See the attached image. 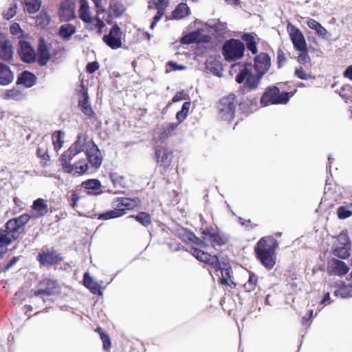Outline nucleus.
Wrapping results in <instances>:
<instances>
[{"mask_svg":"<svg viewBox=\"0 0 352 352\" xmlns=\"http://www.w3.org/2000/svg\"><path fill=\"white\" fill-rule=\"evenodd\" d=\"M44 214V199L38 198L33 202L30 214H23L10 219L5 228L0 230V248H5L15 241L23 232L25 225L31 219L41 218Z\"/></svg>","mask_w":352,"mask_h":352,"instance_id":"1","label":"nucleus"},{"mask_svg":"<svg viewBox=\"0 0 352 352\" xmlns=\"http://www.w3.org/2000/svg\"><path fill=\"white\" fill-rule=\"evenodd\" d=\"M278 241L272 236L262 237L256 243L254 252L256 258L267 269L271 270L276 264V250Z\"/></svg>","mask_w":352,"mask_h":352,"instance_id":"2","label":"nucleus"},{"mask_svg":"<svg viewBox=\"0 0 352 352\" xmlns=\"http://www.w3.org/2000/svg\"><path fill=\"white\" fill-rule=\"evenodd\" d=\"M112 204L114 209L100 214L99 219L107 220L122 217L125 214L126 210H132L138 206L140 201L138 199L118 197L113 200Z\"/></svg>","mask_w":352,"mask_h":352,"instance_id":"3","label":"nucleus"},{"mask_svg":"<svg viewBox=\"0 0 352 352\" xmlns=\"http://www.w3.org/2000/svg\"><path fill=\"white\" fill-rule=\"evenodd\" d=\"M95 145L91 139H89L85 133H81L78 134L76 140L66 150L60 157H69L74 159L76 155L85 151L86 153Z\"/></svg>","mask_w":352,"mask_h":352,"instance_id":"4","label":"nucleus"},{"mask_svg":"<svg viewBox=\"0 0 352 352\" xmlns=\"http://www.w3.org/2000/svg\"><path fill=\"white\" fill-rule=\"evenodd\" d=\"M290 93L282 92L276 87L268 88L263 94L261 99L262 107L274 104H286L289 99Z\"/></svg>","mask_w":352,"mask_h":352,"instance_id":"5","label":"nucleus"},{"mask_svg":"<svg viewBox=\"0 0 352 352\" xmlns=\"http://www.w3.org/2000/svg\"><path fill=\"white\" fill-rule=\"evenodd\" d=\"M223 54L227 61H234L243 57L244 44L237 39H230L223 46Z\"/></svg>","mask_w":352,"mask_h":352,"instance_id":"6","label":"nucleus"},{"mask_svg":"<svg viewBox=\"0 0 352 352\" xmlns=\"http://www.w3.org/2000/svg\"><path fill=\"white\" fill-rule=\"evenodd\" d=\"M234 102L235 97L234 95L223 97L220 100L218 106L219 119L230 121L234 118L236 110Z\"/></svg>","mask_w":352,"mask_h":352,"instance_id":"7","label":"nucleus"},{"mask_svg":"<svg viewBox=\"0 0 352 352\" xmlns=\"http://www.w3.org/2000/svg\"><path fill=\"white\" fill-rule=\"evenodd\" d=\"M263 76L260 74L256 73L255 74L247 67H244L236 75V81L239 83H244L245 86L250 89H256L260 84V81Z\"/></svg>","mask_w":352,"mask_h":352,"instance_id":"8","label":"nucleus"},{"mask_svg":"<svg viewBox=\"0 0 352 352\" xmlns=\"http://www.w3.org/2000/svg\"><path fill=\"white\" fill-rule=\"evenodd\" d=\"M72 160L73 159H69V157H60L61 166L66 173L81 175L88 172L89 166L87 162V159H81L74 164H71Z\"/></svg>","mask_w":352,"mask_h":352,"instance_id":"9","label":"nucleus"},{"mask_svg":"<svg viewBox=\"0 0 352 352\" xmlns=\"http://www.w3.org/2000/svg\"><path fill=\"white\" fill-rule=\"evenodd\" d=\"M17 53L21 60L26 63H32L36 61V52L30 42L21 39L19 41Z\"/></svg>","mask_w":352,"mask_h":352,"instance_id":"10","label":"nucleus"},{"mask_svg":"<svg viewBox=\"0 0 352 352\" xmlns=\"http://www.w3.org/2000/svg\"><path fill=\"white\" fill-rule=\"evenodd\" d=\"M122 32L117 24H114L109 33L102 38L103 41L111 49L117 50L122 47Z\"/></svg>","mask_w":352,"mask_h":352,"instance_id":"11","label":"nucleus"},{"mask_svg":"<svg viewBox=\"0 0 352 352\" xmlns=\"http://www.w3.org/2000/svg\"><path fill=\"white\" fill-rule=\"evenodd\" d=\"M287 31L294 48L298 51H307L305 38L300 30L292 24L289 23Z\"/></svg>","mask_w":352,"mask_h":352,"instance_id":"12","label":"nucleus"},{"mask_svg":"<svg viewBox=\"0 0 352 352\" xmlns=\"http://www.w3.org/2000/svg\"><path fill=\"white\" fill-rule=\"evenodd\" d=\"M75 0H65L60 6L58 14L62 21H69L75 18Z\"/></svg>","mask_w":352,"mask_h":352,"instance_id":"13","label":"nucleus"},{"mask_svg":"<svg viewBox=\"0 0 352 352\" xmlns=\"http://www.w3.org/2000/svg\"><path fill=\"white\" fill-rule=\"evenodd\" d=\"M271 66V60L268 54L261 53L254 58V70L263 76L267 72Z\"/></svg>","mask_w":352,"mask_h":352,"instance_id":"14","label":"nucleus"},{"mask_svg":"<svg viewBox=\"0 0 352 352\" xmlns=\"http://www.w3.org/2000/svg\"><path fill=\"white\" fill-rule=\"evenodd\" d=\"M192 254L197 260L210 265L213 269L219 268V261L217 256H212L195 248L192 249Z\"/></svg>","mask_w":352,"mask_h":352,"instance_id":"15","label":"nucleus"},{"mask_svg":"<svg viewBox=\"0 0 352 352\" xmlns=\"http://www.w3.org/2000/svg\"><path fill=\"white\" fill-rule=\"evenodd\" d=\"M13 46L11 41L0 34V59L8 61L13 57Z\"/></svg>","mask_w":352,"mask_h":352,"instance_id":"16","label":"nucleus"},{"mask_svg":"<svg viewBox=\"0 0 352 352\" xmlns=\"http://www.w3.org/2000/svg\"><path fill=\"white\" fill-rule=\"evenodd\" d=\"M155 157L161 166H168L172 162L173 153L165 147L157 146L155 148Z\"/></svg>","mask_w":352,"mask_h":352,"instance_id":"17","label":"nucleus"},{"mask_svg":"<svg viewBox=\"0 0 352 352\" xmlns=\"http://www.w3.org/2000/svg\"><path fill=\"white\" fill-rule=\"evenodd\" d=\"M125 11L124 5L119 1L111 0L109 6V16L106 19L108 23H111L113 17L118 18L122 15Z\"/></svg>","mask_w":352,"mask_h":352,"instance_id":"18","label":"nucleus"},{"mask_svg":"<svg viewBox=\"0 0 352 352\" xmlns=\"http://www.w3.org/2000/svg\"><path fill=\"white\" fill-rule=\"evenodd\" d=\"M36 82V77L33 73L29 71H23L21 72L17 76V85H22L25 88H30L33 87Z\"/></svg>","mask_w":352,"mask_h":352,"instance_id":"19","label":"nucleus"},{"mask_svg":"<svg viewBox=\"0 0 352 352\" xmlns=\"http://www.w3.org/2000/svg\"><path fill=\"white\" fill-rule=\"evenodd\" d=\"M86 154L91 167L95 169L98 168L102 164V157L97 145L95 144Z\"/></svg>","mask_w":352,"mask_h":352,"instance_id":"20","label":"nucleus"},{"mask_svg":"<svg viewBox=\"0 0 352 352\" xmlns=\"http://www.w3.org/2000/svg\"><path fill=\"white\" fill-rule=\"evenodd\" d=\"M61 50V45L59 42L54 41L47 45H45V64L50 60L54 61L58 58Z\"/></svg>","mask_w":352,"mask_h":352,"instance_id":"21","label":"nucleus"},{"mask_svg":"<svg viewBox=\"0 0 352 352\" xmlns=\"http://www.w3.org/2000/svg\"><path fill=\"white\" fill-rule=\"evenodd\" d=\"M14 76L10 66L0 63V85L6 86L12 82Z\"/></svg>","mask_w":352,"mask_h":352,"instance_id":"22","label":"nucleus"},{"mask_svg":"<svg viewBox=\"0 0 352 352\" xmlns=\"http://www.w3.org/2000/svg\"><path fill=\"white\" fill-rule=\"evenodd\" d=\"M203 234L205 236L204 239L208 240V241L213 244L220 245L222 244H225L227 242V239L225 236H221L218 233L215 232H212L208 229H206L205 230H204Z\"/></svg>","mask_w":352,"mask_h":352,"instance_id":"23","label":"nucleus"},{"mask_svg":"<svg viewBox=\"0 0 352 352\" xmlns=\"http://www.w3.org/2000/svg\"><path fill=\"white\" fill-rule=\"evenodd\" d=\"M307 25L310 29L315 30L316 34L318 36L322 38H326L329 36L327 29L316 20L313 19H308L307 21Z\"/></svg>","mask_w":352,"mask_h":352,"instance_id":"24","label":"nucleus"},{"mask_svg":"<svg viewBox=\"0 0 352 352\" xmlns=\"http://www.w3.org/2000/svg\"><path fill=\"white\" fill-rule=\"evenodd\" d=\"M78 105L85 115L91 116L92 114L93 110L89 102V96L87 91L84 89L80 91Z\"/></svg>","mask_w":352,"mask_h":352,"instance_id":"25","label":"nucleus"},{"mask_svg":"<svg viewBox=\"0 0 352 352\" xmlns=\"http://www.w3.org/2000/svg\"><path fill=\"white\" fill-rule=\"evenodd\" d=\"M79 17L85 23H92L93 18L90 15V10L87 0L79 1Z\"/></svg>","mask_w":352,"mask_h":352,"instance_id":"26","label":"nucleus"},{"mask_svg":"<svg viewBox=\"0 0 352 352\" xmlns=\"http://www.w3.org/2000/svg\"><path fill=\"white\" fill-rule=\"evenodd\" d=\"M178 126V123L166 122L161 125L159 128L160 140L161 141L165 140L171 133L175 131Z\"/></svg>","mask_w":352,"mask_h":352,"instance_id":"27","label":"nucleus"},{"mask_svg":"<svg viewBox=\"0 0 352 352\" xmlns=\"http://www.w3.org/2000/svg\"><path fill=\"white\" fill-rule=\"evenodd\" d=\"M83 281L85 286L88 288L91 293L98 295L102 294L100 285L97 282L93 280L88 272L85 273Z\"/></svg>","mask_w":352,"mask_h":352,"instance_id":"28","label":"nucleus"},{"mask_svg":"<svg viewBox=\"0 0 352 352\" xmlns=\"http://www.w3.org/2000/svg\"><path fill=\"white\" fill-rule=\"evenodd\" d=\"M64 136L65 133L61 131H56L52 135V144L56 152L63 148L65 143Z\"/></svg>","mask_w":352,"mask_h":352,"instance_id":"29","label":"nucleus"},{"mask_svg":"<svg viewBox=\"0 0 352 352\" xmlns=\"http://www.w3.org/2000/svg\"><path fill=\"white\" fill-rule=\"evenodd\" d=\"M25 94L17 88H13L8 90L4 94L5 99L14 100L16 101L22 100L25 98Z\"/></svg>","mask_w":352,"mask_h":352,"instance_id":"30","label":"nucleus"},{"mask_svg":"<svg viewBox=\"0 0 352 352\" xmlns=\"http://www.w3.org/2000/svg\"><path fill=\"white\" fill-rule=\"evenodd\" d=\"M190 14V8L186 3H182L173 12L174 19H180Z\"/></svg>","mask_w":352,"mask_h":352,"instance_id":"31","label":"nucleus"},{"mask_svg":"<svg viewBox=\"0 0 352 352\" xmlns=\"http://www.w3.org/2000/svg\"><path fill=\"white\" fill-rule=\"evenodd\" d=\"M331 266L334 272L339 276L347 274L349 270V268L346 263L339 260H334Z\"/></svg>","mask_w":352,"mask_h":352,"instance_id":"32","label":"nucleus"},{"mask_svg":"<svg viewBox=\"0 0 352 352\" xmlns=\"http://www.w3.org/2000/svg\"><path fill=\"white\" fill-rule=\"evenodd\" d=\"M76 28L72 24H64L60 26L59 30V35L65 40L69 39V38L75 33Z\"/></svg>","mask_w":352,"mask_h":352,"instance_id":"33","label":"nucleus"},{"mask_svg":"<svg viewBox=\"0 0 352 352\" xmlns=\"http://www.w3.org/2000/svg\"><path fill=\"white\" fill-rule=\"evenodd\" d=\"M337 214L339 219H345L352 215V203L341 206L337 209Z\"/></svg>","mask_w":352,"mask_h":352,"instance_id":"34","label":"nucleus"},{"mask_svg":"<svg viewBox=\"0 0 352 352\" xmlns=\"http://www.w3.org/2000/svg\"><path fill=\"white\" fill-rule=\"evenodd\" d=\"M216 272L220 271L221 274V278L220 279V282L221 284L227 285L229 286H231V285H233L234 283L232 280H230V273L232 272V269L230 267L226 268L224 270H222L220 267V265H219V268L214 269Z\"/></svg>","mask_w":352,"mask_h":352,"instance_id":"35","label":"nucleus"},{"mask_svg":"<svg viewBox=\"0 0 352 352\" xmlns=\"http://www.w3.org/2000/svg\"><path fill=\"white\" fill-rule=\"evenodd\" d=\"M242 39L246 43L248 50L255 54L257 52V47L254 37L250 34H245Z\"/></svg>","mask_w":352,"mask_h":352,"instance_id":"36","label":"nucleus"},{"mask_svg":"<svg viewBox=\"0 0 352 352\" xmlns=\"http://www.w3.org/2000/svg\"><path fill=\"white\" fill-rule=\"evenodd\" d=\"M60 286L56 281L48 280L45 281V295H55L60 293Z\"/></svg>","mask_w":352,"mask_h":352,"instance_id":"37","label":"nucleus"},{"mask_svg":"<svg viewBox=\"0 0 352 352\" xmlns=\"http://www.w3.org/2000/svg\"><path fill=\"white\" fill-rule=\"evenodd\" d=\"M62 261V257L56 252H45V265H55Z\"/></svg>","mask_w":352,"mask_h":352,"instance_id":"38","label":"nucleus"},{"mask_svg":"<svg viewBox=\"0 0 352 352\" xmlns=\"http://www.w3.org/2000/svg\"><path fill=\"white\" fill-rule=\"evenodd\" d=\"M351 245L336 246L334 250V254L340 258L345 259L350 255Z\"/></svg>","mask_w":352,"mask_h":352,"instance_id":"39","label":"nucleus"},{"mask_svg":"<svg viewBox=\"0 0 352 352\" xmlns=\"http://www.w3.org/2000/svg\"><path fill=\"white\" fill-rule=\"evenodd\" d=\"M26 10L30 14H34L39 10L41 6V0H25Z\"/></svg>","mask_w":352,"mask_h":352,"instance_id":"40","label":"nucleus"},{"mask_svg":"<svg viewBox=\"0 0 352 352\" xmlns=\"http://www.w3.org/2000/svg\"><path fill=\"white\" fill-rule=\"evenodd\" d=\"M82 186L87 190H98L101 187V183L98 179H91L82 183Z\"/></svg>","mask_w":352,"mask_h":352,"instance_id":"41","label":"nucleus"},{"mask_svg":"<svg viewBox=\"0 0 352 352\" xmlns=\"http://www.w3.org/2000/svg\"><path fill=\"white\" fill-rule=\"evenodd\" d=\"M130 217L135 218L137 221L145 227L148 226L151 223V217L146 212H142L136 216L132 215Z\"/></svg>","mask_w":352,"mask_h":352,"instance_id":"42","label":"nucleus"},{"mask_svg":"<svg viewBox=\"0 0 352 352\" xmlns=\"http://www.w3.org/2000/svg\"><path fill=\"white\" fill-rule=\"evenodd\" d=\"M10 31L13 36H16L19 40L23 39L24 32L18 23H12L10 27Z\"/></svg>","mask_w":352,"mask_h":352,"instance_id":"43","label":"nucleus"},{"mask_svg":"<svg viewBox=\"0 0 352 352\" xmlns=\"http://www.w3.org/2000/svg\"><path fill=\"white\" fill-rule=\"evenodd\" d=\"M256 283H257L256 276L253 273H250V276H249L248 280L247 281L246 283H245L244 287L247 292H252L256 288Z\"/></svg>","mask_w":352,"mask_h":352,"instance_id":"44","label":"nucleus"},{"mask_svg":"<svg viewBox=\"0 0 352 352\" xmlns=\"http://www.w3.org/2000/svg\"><path fill=\"white\" fill-rule=\"evenodd\" d=\"M17 10V4L16 3H12L10 4V7L3 11V16L6 20H10L13 18L16 14Z\"/></svg>","mask_w":352,"mask_h":352,"instance_id":"45","label":"nucleus"},{"mask_svg":"<svg viewBox=\"0 0 352 352\" xmlns=\"http://www.w3.org/2000/svg\"><path fill=\"white\" fill-rule=\"evenodd\" d=\"M156 8H157V14L154 16L153 20L158 22L161 20L163 15L164 14L165 8H164V0H157V4H156Z\"/></svg>","mask_w":352,"mask_h":352,"instance_id":"46","label":"nucleus"},{"mask_svg":"<svg viewBox=\"0 0 352 352\" xmlns=\"http://www.w3.org/2000/svg\"><path fill=\"white\" fill-rule=\"evenodd\" d=\"M295 76H296L298 78L302 80H309L313 78L311 75L307 72H305V70L302 67H300L299 68H296L295 70Z\"/></svg>","mask_w":352,"mask_h":352,"instance_id":"47","label":"nucleus"},{"mask_svg":"<svg viewBox=\"0 0 352 352\" xmlns=\"http://www.w3.org/2000/svg\"><path fill=\"white\" fill-rule=\"evenodd\" d=\"M111 181L115 187H124V179L122 176L118 175L117 173L111 175Z\"/></svg>","mask_w":352,"mask_h":352,"instance_id":"48","label":"nucleus"},{"mask_svg":"<svg viewBox=\"0 0 352 352\" xmlns=\"http://www.w3.org/2000/svg\"><path fill=\"white\" fill-rule=\"evenodd\" d=\"M350 292L351 289L349 287L344 286L336 290L334 295L336 296H340L342 298H346L349 296Z\"/></svg>","mask_w":352,"mask_h":352,"instance_id":"49","label":"nucleus"},{"mask_svg":"<svg viewBox=\"0 0 352 352\" xmlns=\"http://www.w3.org/2000/svg\"><path fill=\"white\" fill-rule=\"evenodd\" d=\"M337 241L340 246L351 245L349 237L346 233H340L337 238Z\"/></svg>","mask_w":352,"mask_h":352,"instance_id":"50","label":"nucleus"},{"mask_svg":"<svg viewBox=\"0 0 352 352\" xmlns=\"http://www.w3.org/2000/svg\"><path fill=\"white\" fill-rule=\"evenodd\" d=\"M39 56L38 63L40 65H44V38L40 37L39 38Z\"/></svg>","mask_w":352,"mask_h":352,"instance_id":"51","label":"nucleus"},{"mask_svg":"<svg viewBox=\"0 0 352 352\" xmlns=\"http://www.w3.org/2000/svg\"><path fill=\"white\" fill-rule=\"evenodd\" d=\"M301 53L298 56V61L299 63L305 64L310 62L311 58L307 53V51H300Z\"/></svg>","mask_w":352,"mask_h":352,"instance_id":"52","label":"nucleus"},{"mask_svg":"<svg viewBox=\"0 0 352 352\" xmlns=\"http://www.w3.org/2000/svg\"><path fill=\"white\" fill-rule=\"evenodd\" d=\"M197 34L195 33H190L188 35H186L182 38V43L183 44H190L196 41Z\"/></svg>","mask_w":352,"mask_h":352,"instance_id":"53","label":"nucleus"},{"mask_svg":"<svg viewBox=\"0 0 352 352\" xmlns=\"http://www.w3.org/2000/svg\"><path fill=\"white\" fill-rule=\"evenodd\" d=\"M99 68V64L96 61L89 63L87 65L86 69L89 74H93Z\"/></svg>","mask_w":352,"mask_h":352,"instance_id":"54","label":"nucleus"},{"mask_svg":"<svg viewBox=\"0 0 352 352\" xmlns=\"http://www.w3.org/2000/svg\"><path fill=\"white\" fill-rule=\"evenodd\" d=\"M100 14H97V16L96 18H93V21L91 23H94L96 25V27L98 28L99 29V32H101L102 29L104 27V23L103 21V19H101L100 16H99Z\"/></svg>","mask_w":352,"mask_h":352,"instance_id":"55","label":"nucleus"},{"mask_svg":"<svg viewBox=\"0 0 352 352\" xmlns=\"http://www.w3.org/2000/svg\"><path fill=\"white\" fill-rule=\"evenodd\" d=\"M100 14H97V16L96 18H93V21L91 23H94L96 25V27L98 28L99 29V32H101L102 29L104 27V23L103 21V19H101L100 16H99Z\"/></svg>","mask_w":352,"mask_h":352,"instance_id":"56","label":"nucleus"},{"mask_svg":"<svg viewBox=\"0 0 352 352\" xmlns=\"http://www.w3.org/2000/svg\"><path fill=\"white\" fill-rule=\"evenodd\" d=\"M214 30L217 32H219L220 34L224 32L227 29V24L221 21H218L214 26Z\"/></svg>","mask_w":352,"mask_h":352,"instance_id":"57","label":"nucleus"},{"mask_svg":"<svg viewBox=\"0 0 352 352\" xmlns=\"http://www.w3.org/2000/svg\"><path fill=\"white\" fill-rule=\"evenodd\" d=\"M351 87L349 85H344L342 87L340 95L345 98H348L350 96Z\"/></svg>","mask_w":352,"mask_h":352,"instance_id":"58","label":"nucleus"},{"mask_svg":"<svg viewBox=\"0 0 352 352\" xmlns=\"http://www.w3.org/2000/svg\"><path fill=\"white\" fill-rule=\"evenodd\" d=\"M101 339L103 341V349L107 350L111 346V341L109 336L102 333L101 334Z\"/></svg>","mask_w":352,"mask_h":352,"instance_id":"59","label":"nucleus"},{"mask_svg":"<svg viewBox=\"0 0 352 352\" xmlns=\"http://www.w3.org/2000/svg\"><path fill=\"white\" fill-rule=\"evenodd\" d=\"M186 94L184 91L177 93L173 98L172 101L173 102H179L182 100L186 99Z\"/></svg>","mask_w":352,"mask_h":352,"instance_id":"60","label":"nucleus"},{"mask_svg":"<svg viewBox=\"0 0 352 352\" xmlns=\"http://www.w3.org/2000/svg\"><path fill=\"white\" fill-rule=\"evenodd\" d=\"M168 65L174 71H175V70H184V69H186V66L177 65L176 63H175L173 61H169Z\"/></svg>","mask_w":352,"mask_h":352,"instance_id":"61","label":"nucleus"},{"mask_svg":"<svg viewBox=\"0 0 352 352\" xmlns=\"http://www.w3.org/2000/svg\"><path fill=\"white\" fill-rule=\"evenodd\" d=\"M96 8H98L96 13L98 14H103L105 12V9L101 5V0H92Z\"/></svg>","mask_w":352,"mask_h":352,"instance_id":"62","label":"nucleus"},{"mask_svg":"<svg viewBox=\"0 0 352 352\" xmlns=\"http://www.w3.org/2000/svg\"><path fill=\"white\" fill-rule=\"evenodd\" d=\"M188 113L185 111L184 112L182 110H180L177 113L176 118L179 123L183 122L187 117Z\"/></svg>","mask_w":352,"mask_h":352,"instance_id":"63","label":"nucleus"},{"mask_svg":"<svg viewBox=\"0 0 352 352\" xmlns=\"http://www.w3.org/2000/svg\"><path fill=\"white\" fill-rule=\"evenodd\" d=\"M344 76L352 80V65L348 67L344 73Z\"/></svg>","mask_w":352,"mask_h":352,"instance_id":"64","label":"nucleus"}]
</instances>
